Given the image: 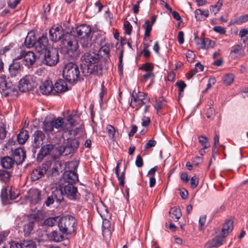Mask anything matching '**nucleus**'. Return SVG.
Masks as SVG:
<instances>
[{
	"label": "nucleus",
	"mask_w": 248,
	"mask_h": 248,
	"mask_svg": "<svg viewBox=\"0 0 248 248\" xmlns=\"http://www.w3.org/2000/svg\"><path fill=\"white\" fill-rule=\"evenodd\" d=\"M13 159L17 165L23 163L26 158L25 152L21 148L15 150L13 154Z\"/></svg>",
	"instance_id": "nucleus-19"
},
{
	"label": "nucleus",
	"mask_w": 248,
	"mask_h": 248,
	"mask_svg": "<svg viewBox=\"0 0 248 248\" xmlns=\"http://www.w3.org/2000/svg\"><path fill=\"white\" fill-rule=\"evenodd\" d=\"M36 78L32 75L26 76L20 79L18 85L19 90L22 92L31 90L36 86Z\"/></svg>",
	"instance_id": "nucleus-9"
},
{
	"label": "nucleus",
	"mask_w": 248,
	"mask_h": 248,
	"mask_svg": "<svg viewBox=\"0 0 248 248\" xmlns=\"http://www.w3.org/2000/svg\"><path fill=\"white\" fill-rule=\"evenodd\" d=\"M50 237L52 240L56 242L62 241L63 239V236L56 231H52L51 233Z\"/></svg>",
	"instance_id": "nucleus-37"
},
{
	"label": "nucleus",
	"mask_w": 248,
	"mask_h": 248,
	"mask_svg": "<svg viewBox=\"0 0 248 248\" xmlns=\"http://www.w3.org/2000/svg\"><path fill=\"white\" fill-rule=\"evenodd\" d=\"M78 164L76 162L71 161L66 164V170L63 174L64 181L68 184H75L78 182V175L77 173Z\"/></svg>",
	"instance_id": "nucleus-7"
},
{
	"label": "nucleus",
	"mask_w": 248,
	"mask_h": 248,
	"mask_svg": "<svg viewBox=\"0 0 248 248\" xmlns=\"http://www.w3.org/2000/svg\"><path fill=\"white\" fill-rule=\"evenodd\" d=\"M73 35L77 37L81 38L90 36L91 33V28L90 26L86 24L81 25L73 30Z\"/></svg>",
	"instance_id": "nucleus-15"
},
{
	"label": "nucleus",
	"mask_w": 248,
	"mask_h": 248,
	"mask_svg": "<svg viewBox=\"0 0 248 248\" xmlns=\"http://www.w3.org/2000/svg\"><path fill=\"white\" fill-rule=\"evenodd\" d=\"M22 248H36V243L32 240L27 239L21 240Z\"/></svg>",
	"instance_id": "nucleus-35"
},
{
	"label": "nucleus",
	"mask_w": 248,
	"mask_h": 248,
	"mask_svg": "<svg viewBox=\"0 0 248 248\" xmlns=\"http://www.w3.org/2000/svg\"><path fill=\"white\" fill-rule=\"evenodd\" d=\"M156 141L154 140H149L145 145V149H149L155 146Z\"/></svg>",
	"instance_id": "nucleus-63"
},
{
	"label": "nucleus",
	"mask_w": 248,
	"mask_h": 248,
	"mask_svg": "<svg viewBox=\"0 0 248 248\" xmlns=\"http://www.w3.org/2000/svg\"><path fill=\"white\" fill-rule=\"evenodd\" d=\"M29 137L28 131L22 129L17 136V140L20 144H24L26 142Z\"/></svg>",
	"instance_id": "nucleus-29"
},
{
	"label": "nucleus",
	"mask_w": 248,
	"mask_h": 248,
	"mask_svg": "<svg viewBox=\"0 0 248 248\" xmlns=\"http://www.w3.org/2000/svg\"><path fill=\"white\" fill-rule=\"evenodd\" d=\"M124 32L126 34L130 35L131 33L132 27L128 21H125L124 23Z\"/></svg>",
	"instance_id": "nucleus-49"
},
{
	"label": "nucleus",
	"mask_w": 248,
	"mask_h": 248,
	"mask_svg": "<svg viewBox=\"0 0 248 248\" xmlns=\"http://www.w3.org/2000/svg\"><path fill=\"white\" fill-rule=\"evenodd\" d=\"M64 35V34L61 26H53L49 31V39L54 42L59 41L61 42Z\"/></svg>",
	"instance_id": "nucleus-13"
},
{
	"label": "nucleus",
	"mask_w": 248,
	"mask_h": 248,
	"mask_svg": "<svg viewBox=\"0 0 248 248\" xmlns=\"http://www.w3.org/2000/svg\"><path fill=\"white\" fill-rule=\"evenodd\" d=\"M215 109L213 108L210 107L207 109V112H206L207 117L209 119H213V117L215 115Z\"/></svg>",
	"instance_id": "nucleus-61"
},
{
	"label": "nucleus",
	"mask_w": 248,
	"mask_h": 248,
	"mask_svg": "<svg viewBox=\"0 0 248 248\" xmlns=\"http://www.w3.org/2000/svg\"><path fill=\"white\" fill-rule=\"evenodd\" d=\"M61 43L71 57L76 58L78 56V44L74 35L68 32L65 33Z\"/></svg>",
	"instance_id": "nucleus-2"
},
{
	"label": "nucleus",
	"mask_w": 248,
	"mask_h": 248,
	"mask_svg": "<svg viewBox=\"0 0 248 248\" xmlns=\"http://www.w3.org/2000/svg\"><path fill=\"white\" fill-rule=\"evenodd\" d=\"M106 129L109 138L110 139H113L115 134V129L114 127L111 125L108 124L107 126Z\"/></svg>",
	"instance_id": "nucleus-46"
},
{
	"label": "nucleus",
	"mask_w": 248,
	"mask_h": 248,
	"mask_svg": "<svg viewBox=\"0 0 248 248\" xmlns=\"http://www.w3.org/2000/svg\"><path fill=\"white\" fill-rule=\"evenodd\" d=\"M186 57L189 62H192L195 58L194 53L191 50H188L186 53Z\"/></svg>",
	"instance_id": "nucleus-56"
},
{
	"label": "nucleus",
	"mask_w": 248,
	"mask_h": 248,
	"mask_svg": "<svg viewBox=\"0 0 248 248\" xmlns=\"http://www.w3.org/2000/svg\"><path fill=\"white\" fill-rule=\"evenodd\" d=\"M64 194L70 200L78 201L80 199V194L77 187L72 184H67L63 187Z\"/></svg>",
	"instance_id": "nucleus-12"
},
{
	"label": "nucleus",
	"mask_w": 248,
	"mask_h": 248,
	"mask_svg": "<svg viewBox=\"0 0 248 248\" xmlns=\"http://www.w3.org/2000/svg\"><path fill=\"white\" fill-rule=\"evenodd\" d=\"M7 133L6 125L4 123H1V124H0V139L4 140L6 137Z\"/></svg>",
	"instance_id": "nucleus-41"
},
{
	"label": "nucleus",
	"mask_w": 248,
	"mask_h": 248,
	"mask_svg": "<svg viewBox=\"0 0 248 248\" xmlns=\"http://www.w3.org/2000/svg\"><path fill=\"white\" fill-rule=\"evenodd\" d=\"M52 195L56 201L58 202H61L64 200V192L63 187L59 186L57 187L55 189L52 191Z\"/></svg>",
	"instance_id": "nucleus-24"
},
{
	"label": "nucleus",
	"mask_w": 248,
	"mask_h": 248,
	"mask_svg": "<svg viewBox=\"0 0 248 248\" xmlns=\"http://www.w3.org/2000/svg\"><path fill=\"white\" fill-rule=\"evenodd\" d=\"M234 77L232 74H227L223 77V82L227 85L231 84L233 81Z\"/></svg>",
	"instance_id": "nucleus-51"
},
{
	"label": "nucleus",
	"mask_w": 248,
	"mask_h": 248,
	"mask_svg": "<svg viewBox=\"0 0 248 248\" xmlns=\"http://www.w3.org/2000/svg\"><path fill=\"white\" fill-rule=\"evenodd\" d=\"M155 76L153 72H148L142 76L141 80L142 82H145L150 78H154Z\"/></svg>",
	"instance_id": "nucleus-50"
},
{
	"label": "nucleus",
	"mask_w": 248,
	"mask_h": 248,
	"mask_svg": "<svg viewBox=\"0 0 248 248\" xmlns=\"http://www.w3.org/2000/svg\"><path fill=\"white\" fill-rule=\"evenodd\" d=\"M63 78L71 84H74L78 81L80 76L78 65L73 62L66 63L63 69Z\"/></svg>",
	"instance_id": "nucleus-3"
},
{
	"label": "nucleus",
	"mask_w": 248,
	"mask_h": 248,
	"mask_svg": "<svg viewBox=\"0 0 248 248\" xmlns=\"http://www.w3.org/2000/svg\"><path fill=\"white\" fill-rule=\"evenodd\" d=\"M21 0H7L8 6L11 8H15Z\"/></svg>",
	"instance_id": "nucleus-58"
},
{
	"label": "nucleus",
	"mask_w": 248,
	"mask_h": 248,
	"mask_svg": "<svg viewBox=\"0 0 248 248\" xmlns=\"http://www.w3.org/2000/svg\"><path fill=\"white\" fill-rule=\"evenodd\" d=\"M24 64L28 68L31 67L35 63L36 56L34 52L31 51L26 52L24 54Z\"/></svg>",
	"instance_id": "nucleus-21"
},
{
	"label": "nucleus",
	"mask_w": 248,
	"mask_h": 248,
	"mask_svg": "<svg viewBox=\"0 0 248 248\" xmlns=\"http://www.w3.org/2000/svg\"><path fill=\"white\" fill-rule=\"evenodd\" d=\"M103 7V6L101 3L100 1H96L94 5V10H95L94 13H99L101 11Z\"/></svg>",
	"instance_id": "nucleus-60"
},
{
	"label": "nucleus",
	"mask_w": 248,
	"mask_h": 248,
	"mask_svg": "<svg viewBox=\"0 0 248 248\" xmlns=\"http://www.w3.org/2000/svg\"><path fill=\"white\" fill-rule=\"evenodd\" d=\"M54 148V145L46 144L42 147L39 154L38 156L44 157L48 155Z\"/></svg>",
	"instance_id": "nucleus-27"
},
{
	"label": "nucleus",
	"mask_w": 248,
	"mask_h": 248,
	"mask_svg": "<svg viewBox=\"0 0 248 248\" xmlns=\"http://www.w3.org/2000/svg\"><path fill=\"white\" fill-rule=\"evenodd\" d=\"M233 229V222L232 220H228L223 226L221 232L219 235H217L211 241L206 244L207 248L213 247H218L224 242V239L232 232Z\"/></svg>",
	"instance_id": "nucleus-4"
},
{
	"label": "nucleus",
	"mask_w": 248,
	"mask_h": 248,
	"mask_svg": "<svg viewBox=\"0 0 248 248\" xmlns=\"http://www.w3.org/2000/svg\"><path fill=\"white\" fill-rule=\"evenodd\" d=\"M44 218V215L42 211H37L36 212L30 215L28 219V221L23 226V232L24 236H29L31 233L34 223L43 220Z\"/></svg>",
	"instance_id": "nucleus-8"
},
{
	"label": "nucleus",
	"mask_w": 248,
	"mask_h": 248,
	"mask_svg": "<svg viewBox=\"0 0 248 248\" xmlns=\"http://www.w3.org/2000/svg\"><path fill=\"white\" fill-rule=\"evenodd\" d=\"M32 137L33 141L32 146L33 148L37 149L42 145L45 136L42 131L36 130L33 133Z\"/></svg>",
	"instance_id": "nucleus-18"
},
{
	"label": "nucleus",
	"mask_w": 248,
	"mask_h": 248,
	"mask_svg": "<svg viewBox=\"0 0 248 248\" xmlns=\"http://www.w3.org/2000/svg\"><path fill=\"white\" fill-rule=\"evenodd\" d=\"M57 218V217L48 218L44 221V223L45 225L52 227L56 224Z\"/></svg>",
	"instance_id": "nucleus-44"
},
{
	"label": "nucleus",
	"mask_w": 248,
	"mask_h": 248,
	"mask_svg": "<svg viewBox=\"0 0 248 248\" xmlns=\"http://www.w3.org/2000/svg\"><path fill=\"white\" fill-rule=\"evenodd\" d=\"M143 27L145 29V36H149L152 29V25L150 24L149 20H146L145 21V24L143 25Z\"/></svg>",
	"instance_id": "nucleus-43"
},
{
	"label": "nucleus",
	"mask_w": 248,
	"mask_h": 248,
	"mask_svg": "<svg viewBox=\"0 0 248 248\" xmlns=\"http://www.w3.org/2000/svg\"><path fill=\"white\" fill-rule=\"evenodd\" d=\"M102 234L104 238L106 239H109L111 237V232L108 227H106L104 224H103L102 226Z\"/></svg>",
	"instance_id": "nucleus-45"
},
{
	"label": "nucleus",
	"mask_w": 248,
	"mask_h": 248,
	"mask_svg": "<svg viewBox=\"0 0 248 248\" xmlns=\"http://www.w3.org/2000/svg\"><path fill=\"white\" fill-rule=\"evenodd\" d=\"M43 129L46 132H51L53 130V122L51 118L46 117L43 123Z\"/></svg>",
	"instance_id": "nucleus-31"
},
{
	"label": "nucleus",
	"mask_w": 248,
	"mask_h": 248,
	"mask_svg": "<svg viewBox=\"0 0 248 248\" xmlns=\"http://www.w3.org/2000/svg\"><path fill=\"white\" fill-rule=\"evenodd\" d=\"M79 145V142L78 140L72 139L68 140L64 147H60L62 153H65V155L73 153L77 150Z\"/></svg>",
	"instance_id": "nucleus-16"
},
{
	"label": "nucleus",
	"mask_w": 248,
	"mask_h": 248,
	"mask_svg": "<svg viewBox=\"0 0 248 248\" xmlns=\"http://www.w3.org/2000/svg\"><path fill=\"white\" fill-rule=\"evenodd\" d=\"M22 64L18 62L13 61L9 67V72L12 77H16L23 70Z\"/></svg>",
	"instance_id": "nucleus-20"
},
{
	"label": "nucleus",
	"mask_w": 248,
	"mask_h": 248,
	"mask_svg": "<svg viewBox=\"0 0 248 248\" xmlns=\"http://www.w3.org/2000/svg\"><path fill=\"white\" fill-rule=\"evenodd\" d=\"M49 167V163H43L39 167L33 170L31 174V180L35 181L41 178L46 172Z\"/></svg>",
	"instance_id": "nucleus-14"
},
{
	"label": "nucleus",
	"mask_w": 248,
	"mask_h": 248,
	"mask_svg": "<svg viewBox=\"0 0 248 248\" xmlns=\"http://www.w3.org/2000/svg\"><path fill=\"white\" fill-rule=\"evenodd\" d=\"M150 101L147 95L142 92H139L138 93L134 94L133 93L131 96L130 106L135 108L136 110L139 109L143 104H146Z\"/></svg>",
	"instance_id": "nucleus-10"
},
{
	"label": "nucleus",
	"mask_w": 248,
	"mask_h": 248,
	"mask_svg": "<svg viewBox=\"0 0 248 248\" xmlns=\"http://www.w3.org/2000/svg\"><path fill=\"white\" fill-rule=\"evenodd\" d=\"M51 120L53 122V126L54 128H55L59 130L62 129L63 124V121L62 118L56 119L51 118Z\"/></svg>",
	"instance_id": "nucleus-38"
},
{
	"label": "nucleus",
	"mask_w": 248,
	"mask_h": 248,
	"mask_svg": "<svg viewBox=\"0 0 248 248\" xmlns=\"http://www.w3.org/2000/svg\"><path fill=\"white\" fill-rule=\"evenodd\" d=\"M164 105L165 103L163 101V98H160L156 100L154 107L157 112H158L159 110L162 108Z\"/></svg>",
	"instance_id": "nucleus-42"
},
{
	"label": "nucleus",
	"mask_w": 248,
	"mask_h": 248,
	"mask_svg": "<svg viewBox=\"0 0 248 248\" xmlns=\"http://www.w3.org/2000/svg\"><path fill=\"white\" fill-rule=\"evenodd\" d=\"M9 244L10 248H22L21 240L19 241H12Z\"/></svg>",
	"instance_id": "nucleus-55"
},
{
	"label": "nucleus",
	"mask_w": 248,
	"mask_h": 248,
	"mask_svg": "<svg viewBox=\"0 0 248 248\" xmlns=\"http://www.w3.org/2000/svg\"><path fill=\"white\" fill-rule=\"evenodd\" d=\"M48 39L46 36L42 35L39 37L35 44L34 48L36 51L39 53H42L46 51V47L48 45Z\"/></svg>",
	"instance_id": "nucleus-17"
},
{
	"label": "nucleus",
	"mask_w": 248,
	"mask_h": 248,
	"mask_svg": "<svg viewBox=\"0 0 248 248\" xmlns=\"http://www.w3.org/2000/svg\"><path fill=\"white\" fill-rule=\"evenodd\" d=\"M169 213L172 215L171 217L176 221L177 220L182 216L180 208L177 206L171 208Z\"/></svg>",
	"instance_id": "nucleus-32"
},
{
	"label": "nucleus",
	"mask_w": 248,
	"mask_h": 248,
	"mask_svg": "<svg viewBox=\"0 0 248 248\" xmlns=\"http://www.w3.org/2000/svg\"><path fill=\"white\" fill-rule=\"evenodd\" d=\"M58 225L63 233L72 234L76 232L77 222L74 217L67 215L60 219Z\"/></svg>",
	"instance_id": "nucleus-5"
},
{
	"label": "nucleus",
	"mask_w": 248,
	"mask_h": 248,
	"mask_svg": "<svg viewBox=\"0 0 248 248\" xmlns=\"http://www.w3.org/2000/svg\"><path fill=\"white\" fill-rule=\"evenodd\" d=\"M59 59L58 50L55 48H50L45 52L43 62L48 66H54L59 62Z\"/></svg>",
	"instance_id": "nucleus-11"
},
{
	"label": "nucleus",
	"mask_w": 248,
	"mask_h": 248,
	"mask_svg": "<svg viewBox=\"0 0 248 248\" xmlns=\"http://www.w3.org/2000/svg\"><path fill=\"white\" fill-rule=\"evenodd\" d=\"M199 141L203 147L204 149H207L210 147V143L208 142L207 138L203 136L199 137Z\"/></svg>",
	"instance_id": "nucleus-39"
},
{
	"label": "nucleus",
	"mask_w": 248,
	"mask_h": 248,
	"mask_svg": "<svg viewBox=\"0 0 248 248\" xmlns=\"http://www.w3.org/2000/svg\"><path fill=\"white\" fill-rule=\"evenodd\" d=\"M140 69L146 72L150 71L153 72L154 70V66L151 63L146 62L143 63Z\"/></svg>",
	"instance_id": "nucleus-40"
},
{
	"label": "nucleus",
	"mask_w": 248,
	"mask_h": 248,
	"mask_svg": "<svg viewBox=\"0 0 248 248\" xmlns=\"http://www.w3.org/2000/svg\"><path fill=\"white\" fill-rule=\"evenodd\" d=\"M121 164V161H119L117 163L116 167L115 168V173L116 174L117 177L119 181V184L121 186H123L124 184V171L122 172L121 173L119 172V169L120 166Z\"/></svg>",
	"instance_id": "nucleus-28"
},
{
	"label": "nucleus",
	"mask_w": 248,
	"mask_h": 248,
	"mask_svg": "<svg viewBox=\"0 0 248 248\" xmlns=\"http://www.w3.org/2000/svg\"><path fill=\"white\" fill-rule=\"evenodd\" d=\"M1 165L3 168L10 169L16 164L13 158L10 156H5L1 159Z\"/></svg>",
	"instance_id": "nucleus-25"
},
{
	"label": "nucleus",
	"mask_w": 248,
	"mask_h": 248,
	"mask_svg": "<svg viewBox=\"0 0 248 248\" xmlns=\"http://www.w3.org/2000/svg\"><path fill=\"white\" fill-rule=\"evenodd\" d=\"M206 220V216H202L200 217L199 222V228L200 230H202L203 227L204 226Z\"/></svg>",
	"instance_id": "nucleus-59"
},
{
	"label": "nucleus",
	"mask_w": 248,
	"mask_h": 248,
	"mask_svg": "<svg viewBox=\"0 0 248 248\" xmlns=\"http://www.w3.org/2000/svg\"><path fill=\"white\" fill-rule=\"evenodd\" d=\"M205 39L206 38H199L197 35L195 36V40L198 49H204L207 48Z\"/></svg>",
	"instance_id": "nucleus-33"
},
{
	"label": "nucleus",
	"mask_w": 248,
	"mask_h": 248,
	"mask_svg": "<svg viewBox=\"0 0 248 248\" xmlns=\"http://www.w3.org/2000/svg\"><path fill=\"white\" fill-rule=\"evenodd\" d=\"M0 90L2 95L11 97V99L15 98L18 94L16 86L8 82V79L4 75L0 77Z\"/></svg>",
	"instance_id": "nucleus-6"
},
{
	"label": "nucleus",
	"mask_w": 248,
	"mask_h": 248,
	"mask_svg": "<svg viewBox=\"0 0 248 248\" xmlns=\"http://www.w3.org/2000/svg\"><path fill=\"white\" fill-rule=\"evenodd\" d=\"M80 43L83 48H89L91 46L90 36L80 38Z\"/></svg>",
	"instance_id": "nucleus-34"
},
{
	"label": "nucleus",
	"mask_w": 248,
	"mask_h": 248,
	"mask_svg": "<svg viewBox=\"0 0 248 248\" xmlns=\"http://www.w3.org/2000/svg\"><path fill=\"white\" fill-rule=\"evenodd\" d=\"M66 120L68 123V124L69 125V126L67 127V129H70L73 126L76 125V121L71 115H69L68 117H67Z\"/></svg>",
	"instance_id": "nucleus-54"
},
{
	"label": "nucleus",
	"mask_w": 248,
	"mask_h": 248,
	"mask_svg": "<svg viewBox=\"0 0 248 248\" xmlns=\"http://www.w3.org/2000/svg\"><path fill=\"white\" fill-rule=\"evenodd\" d=\"M242 48V46L240 45H236L232 47L231 51V54L239 55L241 53V51Z\"/></svg>",
	"instance_id": "nucleus-47"
},
{
	"label": "nucleus",
	"mask_w": 248,
	"mask_h": 248,
	"mask_svg": "<svg viewBox=\"0 0 248 248\" xmlns=\"http://www.w3.org/2000/svg\"><path fill=\"white\" fill-rule=\"evenodd\" d=\"M199 180L196 176H193L190 180V186L192 188H195L198 185Z\"/></svg>",
	"instance_id": "nucleus-62"
},
{
	"label": "nucleus",
	"mask_w": 248,
	"mask_h": 248,
	"mask_svg": "<svg viewBox=\"0 0 248 248\" xmlns=\"http://www.w3.org/2000/svg\"><path fill=\"white\" fill-rule=\"evenodd\" d=\"M41 93L44 95H48L53 91V86L51 81L46 80L40 86Z\"/></svg>",
	"instance_id": "nucleus-22"
},
{
	"label": "nucleus",
	"mask_w": 248,
	"mask_h": 248,
	"mask_svg": "<svg viewBox=\"0 0 248 248\" xmlns=\"http://www.w3.org/2000/svg\"><path fill=\"white\" fill-rule=\"evenodd\" d=\"M107 93V89L105 87L104 82L101 85V92L99 93V97L100 99V103H103V99L104 95Z\"/></svg>",
	"instance_id": "nucleus-53"
},
{
	"label": "nucleus",
	"mask_w": 248,
	"mask_h": 248,
	"mask_svg": "<svg viewBox=\"0 0 248 248\" xmlns=\"http://www.w3.org/2000/svg\"><path fill=\"white\" fill-rule=\"evenodd\" d=\"M135 164L138 168H141L143 166V159L140 155H139L137 156L135 161Z\"/></svg>",
	"instance_id": "nucleus-64"
},
{
	"label": "nucleus",
	"mask_w": 248,
	"mask_h": 248,
	"mask_svg": "<svg viewBox=\"0 0 248 248\" xmlns=\"http://www.w3.org/2000/svg\"><path fill=\"white\" fill-rule=\"evenodd\" d=\"M99 56L94 52H86L81 57V70L83 76L97 73Z\"/></svg>",
	"instance_id": "nucleus-1"
},
{
	"label": "nucleus",
	"mask_w": 248,
	"mask_h": 248,
	"mask_svg": "<svg viewBox=\"0 0 248 248\" xmlns=\"http://www.w3.org/2000/svg\"><path fill=\"white\" fill-rule=\"evenodd\" d=\"M213 30L220 34H225L226 33L225 29L221 26H215L213 28Z\"/></svg>",
	"instance_id": "nucleus-57"
},
{
	"label": "nucleus",
	"mask_w": 248,
	"mask_h": 248,
	"mask_svg": "<svg viewBox=\"0 0 248 248\" xmlns=\"http://www.w3.org/2000/svg\"><path fill=\"white\" fill-rule=\"evenodd\" d=\"M36 42V39L34 35L28 34L25 39L24 44L28 48L34 47Z\"/></svg>",
	"instance_id": "nucleus-30"
},
{
	"label": "nucleus",
	"mask_w": 248,
	"mask_h": 248,
	"mask_svg": "<svg viewBox=\"0 0 248 248\" xmlns=\"http://www.w3.org/2000/svg\"><path fill=\"white\" fill-rule=\"evenodd\" d=\"M68 90L67 84L63 79L57 81L53 86V91L58 93H63Z\"/></svg>",
	"instance_id": "nucleus-23"
},
{
	"label": "nucleus",
	"mask_w": 248,
	"mask_h": 248,
	"mask_svg": "<svg viewBox=\"0 0 248 248\" xmlns=\"http://www.w3.org/2000/svg\"><path fill=\"white\" fill-rule=\"evenodd\" d=\"M29 194L32 202L37 203L41 200V191L38 189L30 190Z\"/></svg>",
	"instance_id": "nucleus-26"
},
{
	"label": "nucleus",
	"mask_w": 248,
	"mask_h": 248,
	"mask_svg": "<svg viewBox=\"0 0 248 248\" xmlns=\"http://www.w3.org/2000/svg\"><path fill=\"white\" fill-rule=\"evenodd\" d=\"M176 85L178 88L179 95L184 91V89L186 87V84L182 80H180L176 83Z\"/></svg>",
	"instance_id": "nucleus-52"
},
{
	"label": "nucleus",
	"mask_w": 248,
	"mask_h": 248,
	"mask_svg": "<svg viewBox=\"0 0 248 248\" xmlns=\"http://www.w3.org/2000/svg\"><path fill=\"white\" fill-rule=\"evenodd\" d=\"M222 3L221 2L218 1L216 5L211 6L210 10L211 12L213 13L214 15H216L219 11L220 7L222 6Z\"/></svg>",
	"instance_id": "nucleus-48"
},
{
	"label": "nucleus",
	"mask_w": 248,
	"mask_h": 248,
	"mask_svg": "<svg viewBox=\"0 0 248 248\" xmlns=\"http://www.w3.org/2000/svg\"><path fill=\"white\" fill-rule=\"evenodd\" d=\"M11 173L5 170H0V180L4 183L7 182L11 177Z\"/></svg>",
	"instance_id": "nucleus-36"
}]
</instances>
